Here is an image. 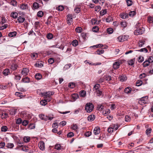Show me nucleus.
I'll return each instance as SVG.
<instances>
[{
    "label": "nucleus",
    "mask_w": 153,
    "mask_h": 153,
    "mask_svg": "<svg viewBox=\"0 0 153 153\" xmlns=\"http://www.w3.org/2000/svg\"><path fill=\"white\" fill-rule=\"evenodd\" d=\"M145 31L144 28L142 27H136V29L134 32V34L136 35L142 34Z\"/></svg>",
    "instance_id": "f257e3e1"
},
{
    "label": "nucleus",
    "mask_w": 153,
    "mask_h": 153,
    "mask_svg": "<svg viewBox=\"0 0 153 153\" xmlns=\"http://www.w3.org/2000/svg\"><path fill=\"white\" fill-rule=\"evenodd\" d=\"M94 108V106L91 103H87L85 105V110L88 113L92 111Z\"/></svg>",
    "instance_id": "f03ea898"
},
{
    "label": "nucleus",
    "mask_w": 153,
    "mask_h": 153,
    "mask_svg": "<svg viewBox=\"0 0 153 153\" xmlns=\"http://www.w3.org/2000/svg\"><path fill=\"white\" fill-rule=\"evenodd\" d=\"M148 97L147 96H145L144 97H142L139 100L138 102L139 103L142 105V103H143L144 104H146L148 103L149 101L148 100Z\"/></svg>",
    "instance_id": "7ed1b4c3"
},
{
    "label": "nucleus",
    "mask_w": 153,
    "mask_h": 153,
    "mask_svg": "<svg viewBox=\"0 0 153 153\" xmlns=\"http://www.w3.org/2000/svg\"><path fill=\"white\" fill-rule=\"evenodd\" d=\"M129 37V36L127 35H122L119 36L118 39L119 42H122L126 40Z\"/></svg>",
    "instance_id": "20e7f679"
},
{
    "label": "nucleus",
    "mask_w": 153,
    "mask_h": 153,
    "mask_svg": "<svg viewBox=\"0 0 153 153\" xmlns=\"http://www.w3.org/2000/svg\"><path fill=\"white\" fill-rule=\"evenodd\" d=\"M19 8L22 10H27L29 8V5L25 3H22L19 4Z\"/></svg>",
    "instance_id": "39448f33"
},
{
    "label": "nucleus",
    "mask_w": 153,
    "mask_h": 153,
    "mask_svg": "<svg viewBox=\"0 0 153 153\" xmlns=\"http://www.w3.org/2000/svg\"><path fill=\"white\" fill-rule=\"evenodd\" d=\"M67 23L69 25H71L73 22V17L71 14H69L67 16Z\"/></svg>",
    "instance_id": "423d86ee"
},
{
    "label": "nucleus",
    "mask_w": 153,
    "mask_h": 153,
    "mask_svg": "<svg viewBox=\"0 0 153 153\" xmlns=\"http://www.w3.org/2000/svg\"><path fill=\"white\" fill-rule=\"evenodd\" d=\"M29 72V70L27 68H23L22 71V74L24 76H25L28 74Z\"/></svg>",
    "instance_id": "0eeeda50"
},
{
    "label": "nucleus",
    "mask_w": 153,
    "mask_h": 153,
    "mask_svg": "<svg viewBox=\"0 0 153 153\" xmlns=\"http://www.w3.org/2000/svg\"><path fill=\"white\" fill-rule=\"evenodd\" d=\"M120 65V62H114L113 64V68L114 69H117L119 67Z\"/></svg>",
    "instance_id": "6e6552de"
},
{
    "label": "nucleus",
    "mask_w": 153,
    "mask_h": 153,
    "mask_svg": "<svg viewBox=\"0 0 153 153\" xmlns=\"http://www.w3.org/2000/svg\"><path fill=\"white\" fill-rule=\"evenodd\" d=\"M39 148L42 150H44L45 149V143L43 141H41L39 144Z\"/></svg>",
    "instance_id": "1a4fd4ad"
},
{
    "label": "nucleus",
    "mask_w": 153,
    "mask_h": 153,
    "mask_svg": "<svg viewBox=\"0 0 153 153\" xmlns=\"http://www.w3.org/2000/svg\"><path fill=\"white\" fill-rule=\"evenodd\" d=\"M119 79L120 81L123 82L127 79V77L125 75H122L120 76Z\"/></svg>",
    "instance_id": "9d476101"
},
{
    "label": "nucleus",
    "mask_w": 153,
    "mask_h": 153,
    "mask_svg": "<svg viewBox=\"0 0 153 153\" xmlns=\"http://www.w3.org/2000/svg\"><path fill=\"white\" fill-rule=\"evenodd\" d=\"M120 16L123 19H126L128 18V15L126 13H122L120 15Z\"/></svg>",
    "instance_id": "9b49d317"
},
{
    "label": "nucleus",
    "mask_w": 153,
    "mask_h": 153,
    "mask_svg": "<svg viewBox=\"0 0 153 153\" xmlns=\"http://www.w3.org/2000/svg\"><path fill=\"white\" fill-rule=\"evenodd\" d=\"M100 132V128L98 127H95L94 130V133L95 135L99 134Z\"/></svg>",
    "instance_id": "f8f14e48"
},
{
    "label": "nucleus",
    "mask_w": 153,
    "mask_h": 153,
    "mask_svg": "<svg viewBox=\"0 0 153 153\" xmlns=\"http://www.w3.org/2000/svg\"><path fill=\"white\" fill-rule=\"evenodd\" d=\"M53 92L51 91L46 92L43 93L44 95L45 96L44 97H49L53 94Z\"/></svg>",
    "instance_id": "ddd939ff"
},
{
    "label": "nucleus",
    "mask_w": 153,
    "mask_h": 153,
    "mask_svg": "<svg viewBox=\"0 0 153 153\" xmlns=\"http://www.w3.org/2000/svg\"><path fill=\"white\" fill-rule=\"evenodd\" d=\"M100 85L99 84H95L94 86L93 90L94 92L97 91V90H100L99 88H100Z\"/></svg>",
    "instance_id": "4468645a"
},
{
    "label": "nucleus",
    "mask_w": 153,
    "mask_h": 153,
    "mask_svg": "<svg viewBox=\"0 0 153 153\" xmlns=\"http://www.w3.org/2000/svg\"><path fill=\"white\" fill-rule=\"evenodd\" d=\"M95 116L93 114H91L88 117V120L89 121H93L95 118Z\"/></svg>",
    "instance_id": "2eb2a0df"
},
{
    "label": "nucleus",
    "mask_w": 153,
    "mask_h": 153,
    "mask_svg": "<svg viewBox=\"0 0 153 153\" xmlns=\"http://www.w3.org/2000/svg\"><path fill=\"white\" fill-rule=\"evenodd\" d=\"M19 146L22 147V150L25 152H28L29 150V147L27 146H23L19 145Z\"/></svg>",
    "instance_id": "dca6fc26"
},
{
    "label": "nucleus",
    "mask_w": 153,
    "mask_h": 153,
    "mask_svg": "<svg viewBox=\"0 0 153 153\" xmlns=\"http://www.w3.org/2000/svg\"><path fill=\"white\" fill-rule=\"evenodd\" d=\"M131 91V89L130 87H127L124 89V92L128 94L130 93Z\"/></svg>",
    "instance_id": "f3484780"
},
{
    "label": "nucleus",
    "mask_w": 153,
    "mask_h": 153,
    "mask_svg": "<svg viewBox=\"0 0 153 153\" xmlns=\"http://www.w3.org/2000/svg\"><path fill=\"white\" fill-rule=\"evenodd\" d=\"M18 22L21 23L23 22L25 20V18L21 16H19L17 19Z\"/></svg>",
    "instance_id": "a211bd4d"
},
{
    "label": "nucleus",
    "mask_w": 153,
    "mask_h": 153,
    "mask_svg": "<svg viewBox=\"0 0 153 153\" xmlns=\"http://www.w3.org/2000/svg\"><path fill=\"white\" fill-rule=\"evenodd\" d=\"M145 41L144 40H140L138 43V46L139 47H142L145 44Z\"/></svg>",
    "instance_id": "6ab92c4d"
},
{
    "label": "nucleus",
    "mask_w": 153,
    "mask_h": 153,
    "mask_svg": "<svg viewBox=\"0 0 153 153\" xmlns=\"http://www.w3.org/2000/svg\"><path fill=\"white\" fill-rule=\"evenodd\" d=\"M35 78L37 80H39L42 78L41 74L39 73H37L35 75Z\"/></svg>",
    "instance_id": "aec40b11"
},
{
    "label": "nucleus",
    "mask_w": 153,
    "mask_h": 153,
    "mask_svg": "<svg viewBox=\"0 0 153 153\" xmlns=\"http://www.w3.org/2000/svg\"><path fill=\"white\" fill-rule=\"evenodd\" d=\"M18 14L16 12H13L11 13V16L14 19L16 18L18 16Z\"/></svg>",
    "instance_id": "412c9836"
},
{
    "label": "nucleus",
    "mask_w": 153,
    "mask_h": 153,
    "mask_svg": "<svg viewBox=\"0 0 153 153\" xmlns=\"http://www.w3.org/2000/svg\"><path fill=\"white\" fill-rule=\"evenodd\" d=\"M94 92L96 94V95H97L98 96L100 97L102 95V91H101L100 89L97 91L95 92Z\"/></svg>",
    "instance_id": "4be33fe9"
},
{
    "label": "nucleus",
    "mask_w": 153,
    "mask_h": 153,
    "mask_svg": "<svg viewBox=\"0 0 153 153\" xmlns=\"http://www.w3.org/2000/svg\"><path fill=\"white\" fill-rule=\"evenodd\" d=\"M39 7V4L35 2L33 4V9H37Z\"/></svg>",
    "instance_id": "5701e85b"
},
{
    "label": "nucleus",
    "mask_w": 153,
    "mask_h": 153,
    "mask_svg": "<svg viewBox=\"0 0 153 153\" xmlns=\"http://www.w3.org/2000/svg\"><path fill=\"white\" fill-rule=\"evenodd\" d=\"M97 109L100 111H101L104 109V106L102 105H97Z\"/></svg>",
    "instance_id": "b1692460"
},
{
    "label": "nucleus",
    "mask_w": 153,
    "mask_h": 153,
    "mask_svg": "<svg viewBox=\"0 0 153 153\" xmlns=\"http://www.w3.org/2000/svg\"><path fill=\"white\" fill-rule=\"evenodd\" d=\"M135 61V59H132L128 61V63L129 65H132L134 63Z\"/></svg>",
    "instance_id": "393cba45"
},
{
    "label": "nucleus",
    "mask_w": 153,
    "mask_h": 153,
    "mask_svg": "<svg viewBox=\"0 0 153 153\" xmlns=\"http://www.w3.org/2000/svg\"><path fill=\"white\" fill-rule=\"evenodd\" d=\"M35 66L37 67H41L43 66V64L42 62H37L35 64Z\"/></svg>",
    "instance_id": "a878e982"
},
{
    "label": "nucleus",
    "mask_w": 153,
    "mask_h": 153,
    "mask_svg": "<svg viewBox=\"0 0 153 153\" xmlns=\"http://www.w3.org/2000/svg\"><path fill=\"white\" fill-rule=\"evenodd\" d=\"M16 34L15 31L10 32L8 34L9 36L10 37H13L16 36Z\"/></svg>",
    "instance_id": "bb28decb"
},
{
    "label": "nucleus",
    "mask_w": 153,
    "mask_h": 153,
    "mask_svg": "<svg viewBox=\"0 0 153 153\" xmlns=\"http://www.w3.org/2000/svg\"><path fill=\"white\" fill-rule=\"evenodd\" d=\"M102 112L104 115H106L110 113V110L109 109H106L105 110H104Z\"/></svg>",
    "instance_id": "cd10ccee"
},
{
    "label": "nucleus",
    "mask_w": 153,
    "mask_h": 153,
    "mask_svg": "<svg viewBox=\"0 0 153 153\" xmlns=\"http://www.w3.org/2000/svg\"><path fill=\"white\" fill-rule=\"evenodd\" d=\"M120 25H121L122 27H126L127 25V23L125 21L121 22Z\"/></svg>",
    "instance_id": "c85d7f7f"
},
{
    "label": "nucleus",
    "mask_w": 153,
    "mask_h": 153,
    "mask_svg": "<svg viewBox=\"0 0 153 153\" xmlns=\"http://www.w3.org/2000/svg\"><path fill=\"white\" fill-rule=\"evenodd\" d=\"M22 81L25 83L29 82H30L29 78L28 77L23 78L22 79Z\"/></svg>",
    "instance_id": "c756f323"
},
{
    "label": "nucleus",
    "mask_w": 153,
    "mask_h": 153,
    "mask_svg": "<svg viewBox=\"0 0 153 153\" xmlns=\"http://www.w3.org/2000/svg\"><path fill=\"white\" fill-rule=\"evenodd\" d=\"M10 73L9 70L8 69H5L3 72V74L4 75H7Z\"/></svg>",
    "instance_id": "7c9ffc66"
},
{
    "label": "nucleus",
    "mask_w": 153,
    "mask_h": 153,
    "mask_svg": "<svg viewBox=\"0 0 153 153\" xmlns=\"http://www.w3.org/2000/svg\"><path fill=\"white\" fill-rule=\"evenodd\" d=\"M40 104L42 105H45L47 103L46 100L45 99L44 100H42L40 102Z\"/></svg>",
    "instance_id": "2f4dec72"
},
{
    "label": "nucleus",
    "mask_w": 153,
    "mask_h": 153,
    "mask_svg": "<svg viewBox=\"0 0 153 153\" xmlns=\"http://www.w3.org/2000/svg\"><path fill=\"white\" fill-rule=\"evenodd\" d=\"M150 63L147 60H146L143 63V65L144 67H146L149 65Z\"/></svg>",
    "instance_id": "473e14b6"
},
{
    "label": "nucleus",
    "mask_w": 153,
    "mask_h": 153,
    "mask_svg": "<svg viewBox=\"0 0 153 153\" xmlns=\"http://www.w3.org/2000/svg\"><path fill=\"white\" fill-rule=\"evenodd\" d=\"M104 79H105V80L108 81H109L111 80V76H104Z\"/></svg>",
    "instance_id": "72a5a7b5"
},
{
    "label": "nucleus",
    "mask_w": 153,
    "mask_h": 153,
    "mask_svg": "<svg viewBox=\"0 0 153 153\" xmlns=\"http://www.w3.org/2000/svg\"><path fill=\"white\" fill-rule=\"evenodd\" d=\"M104 52V51L103 50H99L97 51L96 52V54L100 55L103 53Z\"/></svg>",
    "instance_id": "f704fd0d"
},
{
    "label": "nucleus",
    "mask_w": 153,
    "mask_h": 153,
    "mask_svg": "<svg viewBox=\"0 0 153 153\" xmlns=\"http://www.w3.org/2000/svg\"><path fill=\"white\" fill-rule=\"evenodd\" d=\"M136 14V12L134 11H131L129 13L128 15L132 17Z\"/></svg>",
    "instance_id": "c9c22d12"
},
{
    "label": "nucleus",
    "mask_w": 153,
    "mask_h": 153,
    "mask_svg": "<svg viewBox=\"0 0 153 153\" xmlns=\"http://www.w3.org/2000/svg\"><path fill=\"white\" fill-rule=\"evenodd\" d=\"M30 140V137L28 136L25 137L23 139L25 143L28 142Z\"/></svg>",
    "instance_id": "e433bc0d"
},
{
    "label": "nucleus",
    "mask_w": 153,
    "mask_h": 153,
    "mask_svg": "<svg viewBox=\"0 0 153 153\" xmlns=\"http://www.w3.org/2000/svg\"><path fill=\"white\" fill-rule=\"evenodd\" d=\"M113 20L112 18L110 16H108L106 19V21L107 22H109Z\"/></svg>",
    "instance_id": "4c0bfd02"
},
{
    "label": "nucleus",
    "mask_w": 153,
    "mask_h": 153,
    "mask_svg": "<svg viewBox=\"0 0 153 153\" xmlns=\"http://www.w3.org/2000/svg\"><path fill=\"white\" fill-rule=\"evenodd\" d=\"M17 1L14 0H12L10 2V4L13 6H16L17 5Z\"/></svg>",
    "instance_id": "58836bf2"
},
{
    "label": "nucleus",
    "mask_w": 153,
    "mask_h": 153,
    "mask_svg": "<svg viewBox=\"0 0 153 153\" xmlns=\"http://www.w3.org/2000/svg\"><path fill=\"white\" fill-rule=\"evenodd\" d=\"M137 51L140 52H144L145 53H147L148 52V50L146 48H142L140 49L137 50Z\"/></svg>",
    "instance_id": "ea45409f"
},
{
    "label": "nucleus",
    "mask_w": 153,
    "mask_h": 153,
    "mask_svg": "<svg viewBox=\"0 0 153 153\" xmlns=\"http://www.w3.org/2000/svg\"><path fill=\"white\" fill-rule=\"evenodd\" d=\"M44 117H45L44 120L45 121H47L48 120H51L53 118V117H49L45 115Z\"/></svg>",
    "instance_id": "a19ab883"
},
{
    "label": "nucleus",
    "mask_w": 153,
    "mask_h": 153,
    "mask_svg": "<svg viewBox=\"0 0 153 153\" xmlns=\"http://www.w3.org/2000/svg\"><path fill=\"white\" fill-rule=\"evenodd\" d=\"M72 44L73 46L75 47L78 45V42L76 40H74L72 42Z\"/></svg>",
    "instance_id": "79ce46f5"
},
{
    "label": "nucleus",
    "mask_w": 153,
    "mask_h": 153,
    "mask_svg": "<svg viewBox=\"0 0 153 153\" xmlns=\"http://www.w3.org/2000/svg\"><path fill=\"white\" fill-rule=\"evenodd\" d=\"M43 15V13L42 11H39L37 13V16L38 17H41Z\"/></svg>",
    "instance_id": "37998d69"
},
{
    "label": "nucleus",
    "mask_w": 153,
    "mask_h": 153,
    "mask_svg": "<svg viewBox=\"0 0 153 153\" xmlns=\"http://www.w3.org/2000/svg\"><path fill=\"white\" fill-rule=\"evenodd\" d=\"M71 97L74 100H75L78 98V95L77 94H74L72 95Z\"/></svg>",
    "instance_id": "c03bdc74"
},
{
    "label": "nucleus",
    "mask_w": 153,
    "mask_h": 153,
    "mask_svg": "<svg viewBox=\"0 0 153 153\" xmlns=\"http://www.w3.org/2000/svg\"><path fill=\"white\" fill-rule=\"evenodd\" d=\"M82 29L80 27H77L75 29V31L77 33H81L82 31Z\"/></svg>",
    "instance_id": "a18cd8bd"
},
{
    "label": "nucleus",
    "mask_w": 153,
    "mask_h": 153,
    "mask_svg": "<svg viewBox=\"0 0 153 153\" xmlns=\"http://www.w3.org/2000/svg\"><path fill=\"white\" fill-rule=\"evenodd\" d=\"M80 96L81 97H84L85 96L86 92L84 91H82L79 94Z\"/></svg>",
    "instance_id": "49530a36"
},
{
    "label": "nucleus",
    "mask_w": 153,
    "mask_h": 153,
    "mask_svg": "<svg viewBox=\"0 0 153 153\" xmlns=\"http://www.w3.org/2000/svg\"><path fill=\"white\" fill-rule=\"evenodd\" d=\"M107 13L106 9L102 10L100 12V14L102 16L105 14Z\"/></svg>",
    "instance_id": "de8ad7c7"
},
{
    "label": "nucleus",
    "mask_w": 153,
    "mask_h": 153,
    "mask_svg": "<svg viewBox=\"0 0 153 153\" xmlns=\"http://www.w3.org/2000/svg\"><path fill=\"white\" fill-rule=\"evenodd\" d=\"M69 87L73 88L75 87V83L74 82H71L68 85Z\"/></svg>",
    "instance_id": "09e8293b"
},
{
    "label": "nucleus",
    "mask_w": 153,
    "mask_h": 153,
    "mask_svg": "<svg viewBox=\"0 0 153 153\" xmlns=\"http://www.w3.org/2000/svg\"><path fill=\"white\" fill-rule=\"evenodd\" d=\"M1 129L2 131L6 132L7 130V128L6 126H3L1 127Z\"/></svg>",
    "instance_id": "8fccbe9b"
},
{
    "label": "nucleus",
    "mask_w": 153,
    "mask_h": 153,
    "mask_svg": "<svg viewBox=\"0 0 153 153\" xmlns=\"http://www.w3.org/2000/svg\"><path fill=\"white\" fill-rule=\"evenodd\" d=\"M17 66L16 65L13 64L12 65L11 67V69L13 71L16 70L17 68Z\"/></svg>",
    "instance_id": "3c124183"
},
{
    "label": "nucleus",
    "mask_w": 153,
    "mask_h": 153,
    "mask_svg": "<svg viewBox=\"0 0 153 153\" xmlns=\"http://www.w3.org/2000/svg\"><path fill=\"white\" fill-rule=\"evenodd\" d=\"M107 33L109 34H111L113 33V30L112 28H109L107 29Z\"/></svg>",
    "instance_id": "603ef678"
},
{
    "label": "nucleus",
    "mask_w": 153,
    "mask_h": 153,
    "mask_svg": "<svg viewBox=\"0 0 153 153\" xmlns=\"http://www.w3.org/2000/svg\"><path fill=\"white\" fill-rule=\"evenodd\" d=\"M54 148L58 150H60L61 149V146L60 144H56L55 145Z\"/></svg>",
    "instance_id": "864d4df0"
},
{
    "label": "nucleus",
    "mask_w": 153,
    "mask_h": 153,
    "mask_svg": "<svg viewBox=\"0 0 153 153\" xmlns=\"http://www.w3.org/2000/svg\"><path fill=\"white\" fill-rule=\"evenodd\" d=\"M114 128L112 127H110L108 128V131L109 133H112L114 131Z\"/></svg>",
    "instance_id": "5fc2aeb1"
},
{
    "label": "nucleus",
    "mask_w": 153,
    "mask_h": 153,
    "mask_svg": "<svg viewBox=\"0 0 153 153\" xmlns=\"http://www.w3.org/2000/svg\"><path fill=\"white\" fill-rule=\"evenodd\" d=\"M47 37L48 39H51L53 37V35L52 33H49L47 35Z\"/></svg>",
    "instance_id": "6e6d98bb"
},
{
    "label": "nucleus",
    "mask_w": 153,
    "mask_h": 153,
    "mask_svg": "<svg viewBox=\"0 0 153 153\" xmlns=\"http://www.w3.org/2000/svg\"><path fill=\"white\" fill-rule=\"evenodd\" d=\"M92 30L94 32H97L99 30L98 27L97 26L94 27H93Z\"/></svg>",
    "instance_id": "4d7b16f0"
},
{
    "label": "nucleus",
    "mask_w": 153,
    "mask_h": 153,
    "mask_svg": "<svg viewBox=\"0 0 153 153\" xmlns=\"http://www.w3.org/2000/svg\"><path fill=\"white\" fill-rule=\"evenodd\" d=\"M22 121V120L21 118H19L16 119V123L18 124H20Z\"/></svg>",
    "instance_id": "13d9d810"
},
{
    "label": "nucleus",
    "mask_w": 153,
    "mask_h": 153,
    "mask_svg": "<svg viewBox=\"0 0 153 153\" xmlns=\"http://www.w3.org/2000/svg\"><path fill=\"white\" fill-rule=\"evenodd\" d=\"M71 64H68L65 65L64 67V69L65 70L71 67Z\"/></svg>",
    "instance_id": "bf43d9fd"
},
{
    "label": "nucleus",
    "mask_w": 153,
    "mask_h": 153,
    "mask_svg": "<svg viewBox=\"0 0 153 153\" xmlns=\"http://www.w3.org/2000/svg\"><path fill=\"white\" fill-rule=\"evenodd\" d=\"M48 62L50 64H52L54 62V59L53 58H50L48 59Z\"/></svg>",
    "instance_id": "052dcab7"
},
{
    "label": "nucleus",
    "mask_w": 153,
    "mask_h": 153,
    "mask_svg": "<svg viewBox=\"0 0 153 153\" xmlns=\"http://www.w3.org/2000/svg\"><path fill=\"white\" fill-rule=\"evenodd\" d=\"M142 84V82L141 80H138L136 83V85L137 86H140Z\"/></svg>",
    "instance_id": "680f3d73"
},
{
    "label": "nucleus",
    "mask_w": 153,
    "mask_h": 153,
    "mask_svg": "<svg viewBox=\"0 0 153 153\" xmlns=\"http://www.w3.org/2000/svg\"><path fill=\"white\" fill-rule=\"evenodd\" d=\"M144 60V58L141 56H140L138 57V61L139 62H142Z\"/></svg>",
    "instance_id": "e2e57ef3"
},
{
    "label": "nucleus",
    "mask_w": 153,
    "mask_h": 153,
    "mask_svg": "<svg viewBox=\"0 0 153 153\" xmlns=\"http://www.w3.org/2000/svg\"><path fill=\"white\" fill-rule=\"evenodd\" d=\"M126 2L127 3V5L128 6H131L132 4V1L131 0H127Z\"/></svg>",
    "instance_id": "0e129e2a"
},
{
    "label": "nucleus",
    "mask_w": 153,
    "mask_h": 153,
    "mask_svg": "<svg viewBox=\"0 0 153 153\" xmlns=\"http://www.w3.org/2000/svg\"><path fill=\"white\" fill-rule=\"evenodd\" d=\"M75 12L76 13H78L80 11V8L78 7H76L75 8L74 10Z\"/></svg>",
    "instance_id": "69168bd1"
},
{
    "label": "nucleus",
    "mask_w": 153,
    "mask_h": 153,
    "mask_svg": "<svg viewBox=\"0 0 153 153\" xmlns=\"http://www.w3.org/2000/svg\"><path fill=\"white\" fill-rule=\"evenodd\" d=\"M125 120L126 122H129L131 120L130 117L128 115H126L125 117Z\"/></svg>",
    "instance_id": "338daca9"
},
{
    "label": "nucleus",
    "mask_w": 153,
    "mask_h": 153,
    "mask_svg": "<svg viewBox=\"0 0 153 153\" xmlns=\"http://www.w3.org/2000/svg\"><path fill=\"white\" fill-rule=\"evenodd\" d=\"M28 123V121L27 120H24L22 122V125L24 126H26Z\"/></svg>",
    "instance_id": "774afa93"
}]
</instances>
